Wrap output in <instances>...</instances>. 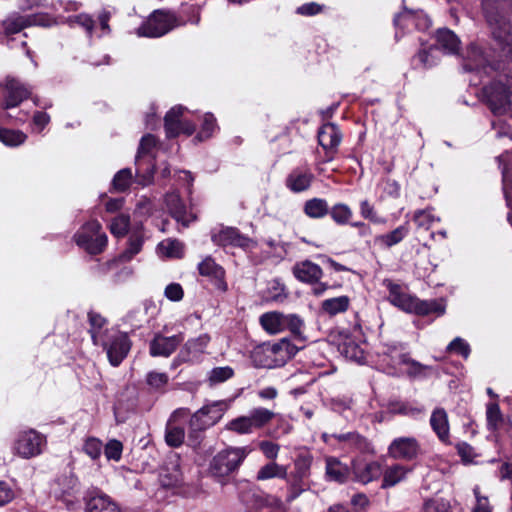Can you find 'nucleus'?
<instances>
[{"label":"nucleus","instance_id":"5","mask_svg":"<svg viewBox=\"0 0 512 512\" xmlns=\"http://www.w3.org/2000/svg\"><path fill=\"white\" fill-rule=\"evenodd\" d=\"M250 453L248 447H229L219 451L210 461L209 472L221 484L237 471Z\"/></svg>","mask_w":512,"mask_h":512},{"label":"nucleus","instance_id":"49","mask_svg":"<svg viewBox=\"0 0 512 512\" xmlns=\"http://www.w3.org/2000/svg\"><path fill=\"white\" fill-rule=\"evenodd\" d=\"M27 135L20 130L0 128V142L9 147H16L23 144Z\"/></svg>","mask_w":512,"mask_h":512},{"label":"nucleus","instance_id":"37","mask_svg":"<svg viewBox=\"0 0 512 512\" xmlns=\"http://www.w3.org/2000/svg\"><path fill=\"white\" fill-rule=\"evenodd\" d=\"M270 347L273 349L274 360L277 367L284 365L297 353V347L286 338L270 344Z\"/></svg>","mask_w":512,"mask_h":512},{"label":"nucleus","instance_id":"32","mask_svg":"<svg viewBox=\"0 0 512 512\" xmlns=\"http://www.w3.org/2000/svg\"><path fill=\"white\" fill-rule=\"evenodd\" d=\"M435 40L437 46L447 54H455L459 51L461 41L450 29H438L435 33Z\"/></svg>","mask_w":512,"mask_h":512},{"label":"nucleus","instance_id":"52","mask_svg":"<svg viewBox=\"0 0 512 512\" xmlns=\"http://www.w3.org/2000/svg\"><path fill=\"white\" fill-rule=\"evenodd\" d=\"M216 119L213 114L206 113L203 118V123L201 125V129L196 136V139L199 141L206 140L210 138L213 133L217 130Z\"/></svg>","mask_w":512,"mask_h":512},{"label":"nucleus","instance_id":"8","mask_svg":"<svg viewBox=\"0 0 512 512\" xmlns=\"http://www.w3.org/2000/svg\"><path fill=\"white\" fill-rule=\"evenodd\" d=\"M230 407V401L220 400L204 405L190 418V427L194 431H203L218 423Z\"/></svg>","mask_w":512,"mask_h":512},{"label":"nucleus","instance_id":"58","mask_svg":"<svg viewBox=\"0 0 512 512\" xmlns=\"http://www.w3.org/2000/svg\"><path fill=\"white\" fill-rule=\"evenodd\" d=\"M233 375L234 371L229 366L216 367L210 371L208 379L211 384H219L230 379Z\"/></svg>","mask_w":512,"mask_h":512},{"label":"nucleus","instance_id":"59","mask_svg":"<svg viewBox=\"0 0 512 512\" xmlns=\"http://www.w3.org/2000/svg\"><path fill=\"white\" fill-rule=\"evenodd\" d=\"M123 445L119 440L111 439L104 447V454L108 460L119 461L122 456Z\"/></svg>","mask_w":512,"mask_h":512},{"label":"nucleus","instance_id":"42","mask_svg":"<svg viewBox=\"0 0 512 512\" xmlns=\"http://www.w3.org/2000/svg\"><path fill=\"white\" fill-rule=\"evenodd\" d=\"M88 320L90 324L89 332L91 334L92 341L94 345H98V343L101 342V339L110 333L109 330L104 329L106 319L100 314L91 311L88 313Z\"/></svg>","mask_w":512,"mask_h":512},{"label":"nucleus","instance_id":"23","mask_svg":"<svg viewBox=\"0 0 512 512\" xmlns=\"http://www.w3.org/2000/svg\"><path fill=\"white\" fill-rule=\"evenodd\" d=\"M394 24L402 29L414 26L418 30H425L430 26V19L422 10H411L404 6L403 11L395 16Z\"/></svg>","mask_w":512,"mask_h":512},{"label":"nucleus","instance_id":"14","mask_svg":"<svg viewBox=\"0 0 512 512\" xmlns=\"http://www.w3.org/2000/svg\"><path fill=\"white\" fill-rule=\"evenodd\" d=\"M312 462L313 456L309 452L300 453L294 460V471L288 478L290 485L288 501H293L304 490L302 482L310 476Z\"/></svg>","mask_w":512,"mask_h":512},{"label":"nucleus","instance_id":"19","mask_svg":"<svg viewBox=\"0 0 512 512\" xmlns=\"http://www.w3.org/2000/svg\"><path fill=\"white\" fill-rule=\"evenodd\" d=\"M338 449L359 454H374L372 443L356 431L339 433Z\"/></svg>","mask_w":512,"mask_h":512},{"label":"nucleus","instance_id":"12","mask_svg":"<svg viewBox=\"0 0 512 512\" xmlns=\"http://www.w3.org/2000/svg\"><path fill=\"white\" fill-rule=\"evenodd\" d=\"M79 491V481L72 473L61 475L52 485L54 496L63 501L69 510L78 506Z\"/></svg>","mask_w":512,"mask_h":512},{"label":"nucleus","instance_id":"17","mask_svg":"<svg viewBox=\"0 0 512 512\" xmlns=\"http://www.w3.org/2000/svg\"><path fill=\"white\" fill-rule=\"evenodd\" d=\"M160 482L166 488L181 487L185 483V476L180 457L176 454L170 455L161 470Z\"/></svg>","mask_w":512,"mask_h":512},{"label":"nucleus","instance_id":"39","mask_svg":"<svg viewBox=\"0 0 512 512\" xmlns=\"http://www.w3.org/2000/svg\"><path fill=\"white\" fill-rule=\"evenodd\" d=\"M408 234L409 225L405 223L388 233L376 236L375 242L385 248H391L402 242Z\"/></svg>","mask_w":512,"mask_h":512},{"label":"nucleus","instance_id":"44","mask_svg":"<svg viewBox=\"0 0 512 512\" xmlns=\"http://www.w3.org/2000/svg\"><path fill=\"white\" fill-rule=\"evenodd\" d=\"M158 253L168 258H181L184 255V244L177 240L168 238L158 244Z\"/></svg>","mask_w":512,"mask_h":512},{"label":"nucleus","instance_id":"3","mask_svg":"<svg viewBox=\"0 0 512 512\" xmlns=\"http://www.w3.org/2000/svg\"><path fill=\"white\" fill-rule=\"evenodd\" d=\"M482 93L494 115L512 117V77L508 73L500 74L497 80L484 86Z\"/></svg>","mask_w":512,"mask_h":512},{"label":"nucleus","instance_id":"53","mask_svg":"<svg viewBox=\"0 0 512 512\" xmlns=\"http://www.w3.org/2000/svg\"><path fill=\"white\" fill-rule=\"evenodd\" d=\"M82 449L92 460H97L102 454L103 444L101 440L96 437H87L84 440Z\"/></svg>","mask_w":512,"mask_h":512},{"label":"nucleus","instance_id":"45","mask_svg":"<svg viewBox=\"0 0 512 512\" xmlns=\"http://www.w3.org/2000/svg\"><path fill=\"white\" fill-rule=\"evenodd\" d=\"M350 305V299L348 296H339L335 298H329L322 302V310L333 316L338 313L345 312Z\"/></svg>","mask_w":512,"mask_h":512},{"label":"nucleus","instance_id":"13","mask_svg":"<svg viewBox=\"0 0 512 512\" xmlns=\"http://www.w3.org/2000/svg\"><path fill=\"white\" fill-rule=\"evenodd\" d=\"M175 26V18L172 14L156 11L137 29V35L150 38L161 37Z\"/></svg>","mask_w":512,"mask_h":512},{"label":"nucleus","instance_id":"54","mask_svg":"<svg viewBox=\"0 0 512 512\" xmlns=\"http://www.w3.org/2000/svg\"><path fill=\"white\" fill-rule=\"evenodd\" d=\"M424 512H452L450 502L442 497H434L425 501Z\"/></svg>","mask_w":512,"mask_h":512},{"label":"nucleus","instance_id":"60","mask_svg":"<svg viewBox=\"0 0 512 512\" xmlns=\"http://www.w3.org/2000/svg\"><path fill=\"white\" fill-rule=\"evenodd\" d=\"M168 380L169 377L166 373L156 371L149 372L146 377L147 384L155 390L164 388Z\"/></svg>","mask_w":512,"mask_h":512},{"label":"nucleus","instance_id":"47","mask_svg":"<svg viewBox=\"0 0 512 512\" xmlns=\"http://www.w3.org/2000/svg\"><path fill=\"white\" fill-rule=\"evenodd\" d=\"M339 350L341 354L349 360L361 362L364 359L363 348L360 346V344L355 343L352 340H345L342 344H340Z\"/></svg>","mask_w":512,"mask_h":512},{"label":"nucleus","instance_id":"51","mask_svg":"<svg viewBox=\"0 0 512 512\" xmlns=\"http://www.w3.org/2000/svg\"><path fill=\"white\" fill-rule=\"evenodd\" d=\"M249 415L237 417L226 424V429L237 434H250L254 431Z\"/></svg>","mask_w":512,"mask_h":512},{"label":"nucleus","instance_id":"55","mask_svg":"<svg viewBox=\"0 0 512 512\" xmlns=\"http://www.w3.org/2000/svg\"><path fill=\"white\" fill-rule=\"evenodd\" d=\"M132 182V171L129 168L122 169L116 173L112 184L116 191H125Z\"/></svg>","mask_w":512,"mask_h":512},{"label":"nucleus","instance_id":"7","mask_svg":"<svg viewBox=\"0 0 512 512\" xmlns=\"http://www.w3.org/2000/svg\"><path fill=\"white\" fill-rule=\"evenodd\" d=\"M76 244L89 254L101 253L107 245V235L101 232V224L96 221H89L84 224L74 235Z\"/></svg>","mask_w":512,"mask_h":512},{"label":"nucleus","instance_id":"62","mask_svg":"<svg viewBox=\"0 0 512 512\" xmlns=\"http://www.w3.org/2000/svg\"><path fill=\"white\" fill-rule=\"evenodd\" d=\"M304 327V321L296 314H285V330L300 336Z\"/></svg>","mask_w":512,"mask_h":512},{"label":"nucleus","instance_id":"34","mask_svg":"<svg viewBox=\"0 0 512 512\" xmlns=\"http://www.w3.org/2000/svg\"><path fill=\"white\" fill-rule=\"evenodd\" d=\"M318 142L325 150L336 148L341 142V134L338 127L332 123H326L318 131Z\"/></svg>","mask_w":512,"mask_h":512},{"label":"nucleus","instance_id":"31","mask_svg":"<svg viewBox=\"0 0 512 512\" xmlns=\"http://www.w3.org/2000/svg\"><path fill=\"white\" fill-rule=\"evenodd\" d=\"M293 274L302 282L313 283L321 278L322 269L319 265L306 260L293 267Z\"/></svg>","mask_w":512,"mask_h":512},{"label":"nucleus","instance_id":"33","mask_svg":"<svg viewBox=\"0 0 512 512\" xmlns=\"http://www.w3.org/2000/svg\"><path fill=\"white\" fill-rule=\"evenodd\" d=\"M353 472L356 480L360 483L367 484L377 478L382 474L381 465L372 461L369 463H355L353 465Z\"/></svg>","mask_w":512,"mask_h":512},{"label":"nucleus","instance_id":"29","mask_svg":"<svg viewBox=\"0 0 512 512\" xmlns=\"http://www.w3.org/2000/svg\"><path fill=\"white\" fill-rule=\"evenodd\" d=\"M240 500L244 505L252 509H261L267 506L278 507L281 505V501L279 499L261 495L251 488L241 491Z\"/></svg>","mask_w":512,"mask_h":512},{"label":"nucleus","instance_id":"16","mask_svg":"<svg viewBox=\"0 0 512 512\" xmlns=\"http://www.w3.org/2000/svg\"><path fill=\"white\" fill-rule=\"evenodd\" d=\"M54 24H56V20L45 14L20 15L13 13L4 20L3 27L6 34H15L32 25L48 27Z\"/></svg>","mask_w":512,"mask_h":512},{"label":"nucleus","instance_id":"26","mask_svg":"<svg viewBox=\"0 0 512 512\" xmlns=\"http://www.w3.org/2000/svg\"><path fill=\"white\" fill-rule=\"evenodd\" d=\"M313 180L314 175L309 168L297 167L287 176L285 184L290 191L300 193L308 190Z\"/></svg>","mask_w":512,"mask_h":512},{"label":"nucleus","instance_id":"40","mask_svg":"<svg viewBox=\"0 0 512 512\" xmlns=\"http://www.w3.org/2000/svg\"><path fill=\"white\" fill-rule=\"evenodd\" d=\"M273 478H279L288 481V467L285 465H280L275 461H270L269 463L262 466L256 475V479L258 481H265Z\"/></svg>","mask_w":512,"mask_h":512},{"label":"nucleus","instance_id":"50","mask_svg":"<svg viewBox=\"0 0 512 512\" xmlns=\"http://www.w3.org/2000/svg\"><path fill=\"white\" fill-rule=\"evenodd\" d=\"M248 415L250 421L252 422L251 424L253 429L256 430L262 428L267 423H269L275 416V413L266 408L259 407L251 410Z\"/></svg>","mask_w":512,"mask_h":512},{"label":"nucleus","instance_id":"64","mask_svg":"<svg viewBox=\"0 0 512 512\" xmlns=\"http://www.w3.org/2000/svg\"><path fill=\"white\" fill-rule=\"evenodd\" d=\"M378 187L382 189L385 196L398 198L400 196V185L396 180L386 178L383 179Z\"/></svg>","mask_w":512,"mask_h":512},{"label":"nucleus","instance_id":"22","mask_svg":"<svg viewBox=\"0 0 512 512\" xmlns=\"http://www.w3.org/2000/svg\"><path fill=\"white\" fill-rule=\"evenodd\" d=\"M184 340L183 334L172 336L156 334L149 345L150 355L153 357H169Z\"/></svg>","mask_w":512,"mask_h":512},{"label":"nucleus","instance_id":"46","mask_svg":"<svg viewBox=\"0 0 512 512\" xmlns=\"http://www.w3.org/2000/svg\"><path fill=\"white\" fill-rule=\"evenodd\" d=\"M143 245V233L140 229L135 230L129 237L128 247L121 254L120 258L123 261L131 260L136 254H138Z\"/></svg>","mask_w":512,"mask_h":512},{"label":"nucleus","instance_id":"43","mask_svg":"<svg viewBox=\"0 0 512 512\" xmlns=\"http://www.w3.org/2000/svg\"><path fill=\"white\" fill-rule=\"evenodd\" d=\"M305 215L312 219H320L329 213L328 202L323 198H312L307 200L303 206Z\"/></svg>","mask_w":512,"mask_h":512},{"label":"nucleus","instance_id":"30","mask_svg":"<svg viewBox=\"0 0 512 512\" xmlns=\"http://www.w3.org/2000/svg\"><path fill=\"white\" fill-rule=\"evenodd\" d=\"M412 472V468L406 465L396 463L392 464L384 471H382L383 479L381 488H389L397 485L398 483L404 481L408 474Z\"/></svg>","mask_w":512,"mask_h":512},{"label":"nucleus","instance_id":"48","mask_svg":"<svg viewBox=\"0 0 512 512\" xmlns=\"http://www.w3.org/2000/svg\"><path fill=\"white\" fill-rule=\"evenodd\" d=\"M333 221L338 225L350 224V220L353 216L351 208L344 203H337L329 210V213Z\"/></svg>","mask_w":512,"mask_h":512},{"label":"nucleus","instance_id":"63","mask_svg":"<svg viewBox=\"0 0 512 512\" xmlns=\"http://www.w3.org/2000/svg\"><path fill=\"white\" fill-rule=\"evenodd\" d=\"M487 424L490 429H495L502 420L499 405L490 403L486 410Z\"/></svg>","mask_w":512,"mask_h":512},{"label":"nucleus","instance_id":"36","mask_svg":"<svg viewBox=\"0 0 512 512\" xmlns=\"http://www.w3.org/2000/svg\"><path fill=\"white\" fill-rule=\"evenodd\" d=\"M251 358L255 367L269 369L277 367L270 343H264L255 347L251 353Z\"/></svg>","mask_w":512,"mask_h":512},{"label":"nucleus","instance_id":"35","mask_svg":"<svg viewBox=\"0 0 512 512\" xmlns=\"http://www.w3.org/2000/svg\"><path fill=\"white\" fill-rule=\"evenodd\" d=\"M326 463V477L330 481L344 483L349 475V468L346 464L342 463L338 458L328 456L325 458Z\"/></svg>","mask_w":512,"mask_h":512},{"label":"nucleus","instance_id":"25","mask_svg":"<svg viewBox=\"0 0 512 512\" xmlns=\"http://www.w3.org/2000/svg\"><path fill=\"white\" fill-rule=\"evenodd\" d=\"M165 204L170 215L184 227H187L189 223L196 218L195 215L188 210L179 194L176 192L166 194Z\"/></svg>","mask_w":512,"mask_h":512},{"label":"nucleus","instance_id":"28","mask_svg":"<svg viewBox=\"0 0 512 512\" xmlns=\"http://www.w3.org/2000/svg\"><path fill=\"white\" fill-rule=\"evenodd\" d=\"M430 425L441 442L445 444L450 442L448 414L444 408L437 407L432 411L430 416Z\"/></svg>","mask_w":512,"mask_h":512},{"label":"nucleus","instance_id":"24","mask_svg":"<svg viewBox=\"0 0 512 512\" xmlns=\"http://www.w3.org/2000/svg\"><path fill=\"white\" fill-rule=\"evenodd\" d=\"M189 415L188 409L180 408L173 412L171 415L165 433L166 443L171 447H179L184 442L185 430L184 427L177 424L180 418H186Z\"/></svg>","mask_w":512,"mask_h":512},{"label":"nucleus","instance_id":"10","mask_svg":"<svg viewBox=\"0 0 512 512\" xmlns=\"http://www.w3.org/2000/svg\"><path fill=\"white\" fill-rule=\"evenodd\" d=\"M32 90L19 79L7 76L0 83V107L9 109L18 106L31 96Z\"/></svg>","mask_w":512,"mask_h":512},{"label":"nucleus","instance_id":"21","mask_svg":"<svg viewBox=\"0 0 512 512\" xmlns=\"http://www.w3.org/2000/svg\"><path fill=\"white\" fill-rule=\"evenodd\" d=\"M419 451V442L414 437L395 438L388 447V455L396 460H413Z\"/></svg>","mask_w":512,"mask_h":512},{"label":"nucleus","instance_id":"20","mask_svg":"<svg viewBox=\"0 0 512 512\" xmlns=\"http://www.w3.org/2000/svg\"><path fill=\"white\" fill-rule=\"evenodd\" d=\"M185 108L175 106L171 108L165 116V131L169 138L176 137L181 133L191 135L195 131V126L189 121H182L181 117Z\"/></svg>","mask_w":512,"mask_h":512},{"label":"nucleus","instance_id":"41","mask_svg":"<svg viewBox=\"0 0 512 512\" xmlns=\"http://www.w3.org/2000/svg\"><path fill=\"white\" fill-rule=\"evenodd\" d=\"M260 323L265 331L277 334L285 330V314L268 312L260 317Z\"/></svg>","mask_w":512,"mask_h":512},{"label":"nucleus","instance_id":"27","mask_svg":"<svg viewBox=\"0 0 512 512\" xmlns=\"http://www.w3.org/2000/svg\"><path fill=\"white\" fill-rule=\"evenodd\" d=\"M198 271L200 275L209 277L212 281H214L216 287L221 291H226L227 284L225 282V271L224 269L218 265L214 259L210 256L204 258L198 264Z\"/></svg>","mask_w":512,"mask_h":512},{"label":"nucleus","instance_id":"57","mask_svg":"<svg viewBox=\"0 0 512 512\" xmlns=\"http://www.w3.org/2000/svg\"><path fill=\"white\" fill-rule=\"evenodd\" d=\"M413 220L419 228L429 229L435 221H439L430 209L417 210L414 213Z\"/></svg>","mask_w":512,"mask_h":512},{"label":"nucleus","instance_id":"2","mask_svg":"<svg viewBox=\"0 0 512 512\" xmlns=\"http://www.w3.org/2000/svg\"><path fill=\"white\" fill-rule=\"evenodd\" d=\"M388 301L400 310L418 316L444 315L446 304L442 299L421 300L405 291L399 284L388 281Z\"/></svg>","mask_w":512,"mask_h":512},{"label":"nucleus","instance_id":"38","mask_svg":"<svg viewBox=\"0 0 512 512\" xmlns=\"http://www.w3.org/2000/svg\"><path fill=\"white\" fill-rule=\"evenodd\" d=\"M87 512H121V509L108 495L97 493L88 501Z\"/></svg>","mask_w":512,"mask_h":512},{"label":"nucleus","instance_id":"15","mask_svg":"<svg viewBox=\"0 0 512 512\" xmlns=\"http://www.w3.org/2000/svg\"><path fill=\"white\" fill-rule=\"evenodd\" d=\"M210 337L207 334L199 335L196 338L189 339L180 349L178 355L172 362V367H177L181 363L194 364L201 360L206 351Z\"/></svg>","mask_w":512,"mask_h":512},{"label":"nucleus","instance_id":"11","mask_svg":"<svg viewBox=\"0 0 512 512\" xmlns=\"http://www.w3.org/2000/svg\"><path fill=\"white\" fill-rule=\"evenodd\" d=\"M45 445L46 438L42 434L28 429L18 433L13 450L18 456L29 459L41 454Z\"/></svg>","mask_w":512,"mask_h":512},{"label":"nucleus","instance_id":"6","mask_svg":"<svg viewBox=\"0 0 512 512\" xmlns=\"http://www.w3.org/2000/svg\"><path fill=\"white\" fill-rule=\"evenodd\" d=\"M156 143V138L151 134L143 136L140 141L135 166L137 182L142 186L150 184L153 179L155 165L151 153L156 147Z\"/></svg>","mask_w":512,"mask_h":512},{"label":"nucleus","instance_id":"4","mask_svg":"<svg viewBox=\"0 0 512 512\" xmlns=\"http://www.w3.org/2000/svg\"><path fill=\"white\" fill-rule=\"evenodd\" d=\"M376 367L389 374L397 375L402 365H409L415 372H420L423 366L409 357L401 343L383 344L376 352Z\"/></svg>","mask_w":512,"mask_h":512},{"label":"nucleus","instance_id":"56","mask_svg":"<svg viewBox=\"0 0 512 512\" xmlns=\"http://www.w3.org/2000/svg\"><path fill=\"white\" fill-rule=\"evenodd\" d=\"M129 216L120 214L110 224V232L116 237H124L128 232Z\"/></svg>","mask_w":512,"mask_h":512},{"label":"nucleus","instance_id":"18","mask_svg":"<svg viewBox=\"0 0 512 512\" xmlns=\"http://www.w3.org/2000/svg\"><path fill=\"white\" fill-rule=\"evenodd\" d=\"M211 239L213 243L222 247H239L242 249H251L255 243L249 237L241 234L238 229L225 227L218 232H213Z\"/></svg>","mask_w":512,"mask_h":512},{"label":"nucleus","instance_id":"61","mask_svg":"<svg viewBox=\"0 0 512 512\" xmlns=\"http://www.w3.org/2000/svg\"><path fill=\"white\" fill-rule=\"evenodd\" d=\"M268 291L269 299L275 302H282L287 296L284 284L277 279L269 283Z\"/></svg>","mask_w":512,"mask_h":512},{"label":"nucleus","instance_id":"1","mask_svg":"<svg viewBox=\"0 0 512 512\" xmlns=\"http://www.w3.org/2000/svg\"><path fill=\"white\" fill-rule=\"evenodd\" d=\"M483 14L495 42L494 51H497L498 60H490V49L478 44H471L467 49L463 67L466 71H491L512 69V28L509 21L501 12L500 0H482Z\"/></svg>","mask_w":512,"mask_h":512},{"label":"nucleus","instance_id":"9","mask_svg":"<svg viewBox=\"0 0 512 512\" xmlns=\"http://www.w3.org/2000/svg\"><path fill=\"white\" fill-rule=\"evenodd\" d=\"M97 346L103 347L110 364L117 367L128 355L131 349V342L126 333L111 330L109 334L101 339Z\"/></svg>","mask_w":512,"mask_h":512}]
</instances>
